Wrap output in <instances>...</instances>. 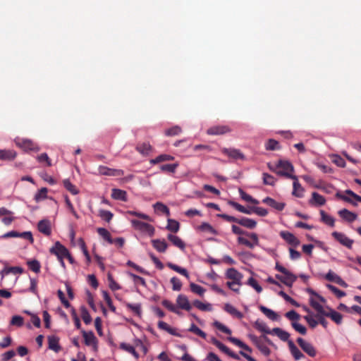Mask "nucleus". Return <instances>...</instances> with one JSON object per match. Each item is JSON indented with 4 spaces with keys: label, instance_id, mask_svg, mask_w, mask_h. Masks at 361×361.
<instances>
[{
    "label": "nucleus",
    "instance_id": "obj_58",
    "mask_svg": "<svg viewBox=\"0 0 361 361\" xmlns=\"http://www.w3.org/2000/svg\"><path fill=\"white\" fill-rule=\"evenodd\" d=\"M102 295L104 298V300L106 302L108 307H109L110 310L113 312H116V307L113 305L112 300L111 297L109 296V293L106 290L102 291Z\"/></svg>",
    "mask_w": 361,
    "mask_h": 361
},
{
    "label": "nucleus",
    "instance_id": "obj_39",
    "mask_svg": "<svg viewBox=\"0 0 361 361\" xmlns=\"http://www.w3.org/2000/svg\"><path fill=\"white\" fill-rule=\"evenodd\" d=\"M166 229L173 233H177L180 228V224L174 219H169Z\"/></svg>",
    "mask_w": 361,
    "mask_h": 361
},
{
    "label": "nucleus",
    "instance_id": "obj_60",
    "mask_svg": "<svg viewBox=\"0 0 361 361\" xmlns=\"http://www.w3.org/2000/svg\"><path fill=\"white\" fill-rule=\"evenodd\" d=\"M47 189L46 188H42L35 195V200L36 202H39L44 200L47 197Z\"/></svg>",
    "mask_w": 361,
    "mask_h": 361
},
{
    "label": "nucleus",
    "instance_id": "obj_62",
    "mask_svg": "<svg viewBox=\"0 0 361 361\" xmlns=\"http://www.w3.org/2000/svg\"><path fill=\"white\" fill-rule=\"evenodd\" d=\"M265 147L267 150H276L280 148L279 143L274 139H269Z\"/></svg>",
    "mask_w": 361,
    "mask_h": 361
},
{
    "label": "nucleus",
    "instance_id": "obj_18",
    "mask_svg": "<svg viewBox=\"0 0 361 361\" xmlns=\"http://www.w3.org/2000/svg\"><path fill=\"white\" fill-rule=\"evenodd\" d=\"M226 278L230 281L241 282L243 274L235 268H229L226 271Z\"/></svg>",
    "mask_w": 361,
    "mask_h": 361
},
{
    "label": "nucleus",
    "instance_id": "obj_33",
    "mask_svg": "<svg viewBox=\"0 0 361 361\" xmlns=\"http://www.w3.org/2000/svg\"><path fill=\"white\" fill-rule=\"evenodd\" d=\"M23 272V269L20 267H5L1 271V278H3L5 275L8 274H20Z\"/></svg>",
    "mask_w": 361,
    "mask_h": 361
},
{
    "label": "nucleus",
    "instance_id": "obj_44",
    "mask_svg": "<svg viewBox=\"0 0 361 361\" xmlns=\"http://www.w3.org/2000/svg\"><path fill=\"white\" fill-rule=\"evenodd\" d=\"M211 343L214 345L216 347H217L221 351L224 352L226 355L228 354L230 352V349L225 345L224 343H222L221 341L217 340L216 338H212Z\"/></svg>",
    "mask_w": 361,
    "mask_h": 361
},
{
    "label": "nucleus",
    "instance_id": "obj_64",
    "mask_svg": "<svg viewBox=\"0 0 361 361\" xmlns=\"http://www.w3.org/2000/svg\"><path fill=\"white\" fill-rule=\"evenodd\" d=\"M81 317L83 320V322L86 324H89L92 322V317L87 311V310L85 307H81Z\"/></svg>",
    "mask_w": 361,
    "mask_h": 361
},
{
    "label": "nucleus",
    "instance_id": "obj_32",
    "mask_svg": "<svg viewBox=\"0 0 361 361\" xmlns=\"http://www.w3.org/2000/svg\"><path fill=\"white\" fill-rule=\"evenodd\" d=\"M320 215H321V221L323 223H324L325 224H326L331 227L335 226V219L334 217L329 215L323 210L320 211Z\"/></svg>",
    "mask_w": 361,
    "mask_h": 361
},
{
    "label": "nucleus",
    "instance_id": "obj_11",
    "mask_svg": "<svg viewBox=\"0 0 361 361\" xmlns=\"http://www.w3.org/2000/svg\"><path fill=\"white\" fill-rule=\"evenodd\" d=\"M98 173L108 176H121L124 174V171L121 169H111L104 166H99Z\"/></svg>",
    "mask_w": 361,
    "mask_h": 361
},
{
    "label": "nucleus",
    "instance_id": "obj_56",
    "mask_svg": "<svg viewBox=\"0 0 361 361\" xmlns=\"http://www.w3.org/2000/svg\"><path fill=\"white\" fill-rule=\"evenodd\" d=\"M190 288L192 293H196L200 296H202L206 291L204 288L194 283H191L190 284Z\"/></svg>",
    "mask_w": 361,
    "mask_h": 361
},
{
    "label": "nucleus",
    "instance_id": "obj_20",
    "mask_svg": "<svg viewBox=\"0 0 361 361\" xmlns=\"http://www.w3.org/2000/svg\"><path fill=\"white\" fill-rule=\"evenodd\" d=\"M289 350L295 360H300L305 357L304 354L298 348L292 341H288Z\"/></svg>",
    "mask_w": 361,
    "mask_h": 361
},
{
    "label": "nucleus",
    "instance_id": "obj_6",
    "mask_svg": "<svg viewBox=\"0 0 361 361\" xmlns=\"http://www.w3.org/2000/svg\"><path fill=\"white\" fill-rule=\"evenodd\" d=\"M131 224L135 229L146 233L149 236H152L154 234V228L147 223L133 219L131 220Z\"/></svg>",
    "mask_w": 361,
    "mask_h": 361
},
{
    "label": "nucleus",
    "instance_id": "obj_53",
    "mask_svg": "<svg viewBox=\"0 0 361 361\" xmlns=\"http://www.w3.org/2000/svg\"><path fill=\"white\" fill-rule=\"evenodd\" d=\"M198 228L204 232H208L214 235H217V231L216 229H214L209 224L204 222L202 223Z\"/></svg>",
    "mask_w": 361,
    "mask_h": 361
},
{
    "label": "nucleus",
    "instance_id": "obj_21",
    "mask_svg": "<svg viewBox=\"0 0 361 361\" xmlns=\"http://www.w3.org/2000/svg\"><path fill=\"white\" fill-rule=\"evenodd\" d=\"M49 348L56 353H59L61 347L59 345V338L55 336H50L48 337Z\"/></svg>",
    "mask_w": 361,
    "mask_h": 361
},
{
    "label": "nucleus",
    "instance_id": "obj_59",
    "mask_svg": "<svg viewBox=\"0 0 361 361\" xmlns=\"http://www.w3.org/2000/svg\"><path fill=\"white\" fill-rule=\"evenodd\" d=\"M181 132V128L178 126H175L166 130L165 135L166 136H175L179 135Z\"/></svg>",
    "mask_w": 361,
    "mask_h": 361
},
{
    "label": "nucleus",
    "instance_id": "obj_19",
    "mask_svg": "<svg viewBox=\"0 0 361 361\" xmlns=\"http://www.w3.org/2000/svg\"><path fill=\"white\" fill-rule=\"evenodd\" d=\"M338 214L341 218H342L344 221L352 223L355 221L357 218V215L355 213H353L347 209H343L338 212Z\"/></svg>",
    "mask_w": 361,
    "mask_h": 361
},
{
    "label": "nucleus",
    "instance_id": "obj_31",
    "mask_svg": "<svg viewBox=\"0 0 361 361\" xmlns=\"http://www.w3.org/2000/svg\"><path fill=\"white\" fill-rule=\"evenodd\" d=\"M293 180H294L293 183V190L292 192L293 195L298 197H302L303 196V192H304L303 188L301 186V185L298 182L297 177H296V179H293Z\"/></svg>",
    "mask_w": 361,
    "mask_h": 361
},
{
    "label": "nucleus",
    "instance_id": "obj_23",
    "mask_svg": "<svg viewBox=\"0 0 361 361\" xmlns=\"http://www.w3.org/2000/svg\"><path fill=\"white\" fill-rule=\"evenodd\" d=\"M271 334L277 336L283 341H287L288 343V341H290V334L281 329V328H274L271 329Z\"/></svg>",
    "mask_w": 361,
    "mask_h": 361
},
{
    "label": "nucleus",
    "instance_id": "obj_12",
    "mask_svg": "<svg viewBox=\"0 0 361 361\" xmlns=\"http://www.w3.org/2000/svg\"><path fill=\"white\" fill-rule=\"evenodd\" d=\"M280 236L289 245L293 247H297L300 245V240L291 233L282 231L279 233Z\"/></svg>",
    "mask_w": 361,
    "mask_h": 361
},
{
    "label": "nucleus",
    "instance_id": "obj_30",
    "mask_svg": "<svg viewBox=\"0 0 361 361\" xmlns=\"http://www.w3.org/2000/svg\"><path fill=\"white\" fill-rule=\"evenodd\" d=\"M224 309L226 312L238 319H242L243 317V313L238 311L235 307H234L231 304L226 303L224 305Z\"/></svg>",
    "mask_w": 361,
    "mask_h": 361
},
{
    "label": "nucleus",
    "instance_id": "obj_10",
    "mask_svg": "<svg viewBox=\"0 0 361 361\" xmlns=\"http://www.w3.org/2000/svg\"><path fill=\"white\" fill-rule=\"evenodd\" d=\"M231 132V128L227 125H218L207 129V133L212 135H221Z\"/></svg>",
    "mask_w": 361,
    "mask_h": 361
},
{
    "label": "nucleus",
    "instance_id": "obj_54",
    "mask_svg": "<svg viewBox=\"0 0 361 361\" xmlns=\"http://www.w3.org/2000/svg\"><path fill=\"white\" fill-rule=\"evenodd\" d=\"M326 287L329 290H330L338 298H341L344 296H345L346 293L338 289L337 287L331 285V284H327Z\"/></svg>",
    "mask_w": 361,
    "mask_h": 361
},
{
    "label": "nucleus",
    "instance_id": "obj_49",
    "mask_svg": "<svg viewBox=\"0 0 361 361\" xmlns=\"http://www.w3.org/2000/svg\"><path fill=\"white\" fill-rule=\"evenodd\" d=\"M239 193H240V197L243 200H245L247 202L252 203L255 204H258L259 203L258 200H257L256 199H254L251 195L247 194L242 189L239 190Z\"/></svg>",
    "mask_w": 361,
    "mask_h": 361
},
{
    "label": "nucleus",
    "instance_id": "obj_8",
    "mask_svg": "<svg viewBox=\"0 0 361 361\" xmlns=\"http://www.w3.org/2000/svg\"><path fill=\"white\" fill-rule=\"evenodd\" d=\"M297 343L302 350L306 353L309 356L314 357L317 355V350L309 342L305 341L302 338H297Z\"/></svg>",
    "mask_w": 361,
    "mask_h": 361
},
{
    "label": "nucleus",
    "instance_id": "obj_4",
    "mask_svg": "<svg viewBox=\"0 0 361 361\" xmlns=\"http://www.w3.org/2000/svg\"><path fill=\"white\" fill-rule=\"evenodd\" d=\"M275 269L283 274V283L287 286L291 287L293 283L296 281L297 277L293 274L290 272L287 269L280 265L279 263L276 264Z\"/></svg>",
    "mask_w": 361,
    "mask_h": 361
},
{
    "label": "nucleus",
    "instance_id": "obj_24",
    "mask_svg": "<svg viewBox=\"0 0 361 361\" xmlns=\"http://www.w3.org/2000/svg\"><path fill=\"white\" fill-rule=\"evenodd\" d=\"M16 155V152L13 149H0V160L11 161Z\"/></svg>",
    "mask_w": 361,
    "mask_h": 361
},
{
    "label": "nucleus",
    "instance_id": "obj_15",
    "mask_svg": "<svg viewBox=\"0 0 361 361\" xmlns=\"http://www.w3.org/2000/svg\"><path fill=\"white\" fill-rule=\"evenodd\" d=\"M222 152H223V154L227 155L228 157H230L233 159H235V160H238V159L244 160L245 159L244 154L239 149H237L224 148L222 149Z\"/></svg>",
    "mask_w": 361,
    "mask_h": 361
},
{
    "label": "nucleus",
    "instance_id": "obj_34",
    "mask_svg": "<svg viewBox=\"0 0 361 361\" xmlns=\"http://www.w3.org/2000/svg\"><path fill=\"white\" fill-rule=\"evenodd\" d=\"M173 159H174V157L169 155V154H160V155L157 156L154 159H151L150 164H157L161 162L172 161Z\"/></svg>",
    "mask_w": 361,
    "mask_h": 361
},
{
    "label": "nucleus",
    "instance_id": "obj_61",
    "mask_svg": "<svg viewBox=\"0 0 361 361\" xmlns=\"http://www.w3.org/2000/svg\"><path fill=\"white\" fill-rule=\"evenodd\" d=\"M262 176H263V183L264 185H272V186L274 185L276 179L273 176H271L267 173H264L262 174Z\"/></svg>",
    "mask_w": 361,
    "mask_h": 361
},
{
    "label": "nucleus",
    "instance_id": "obj_3",
    "mask_svg": "<svg viewBox=\"0 0 361 361\" xmlns=\"http://www.w3.org/2000/svg\"><path fill=\"white\" fill-rule=\"evenodd\" d=\"M276 174L279 176H285L291 179H296V176L291 174L294 171V168L290 162L280 160L276 164Z\"/></svg>",
    "mask_w": 361,
    "mask_h": 361
},
{
    "label": "nucleus",
    "instance_id": "obj_63",
    "mask_svg": "<svg viewBox=\"0 0 361 361\" xmlns=\"http://www.w3.org/2000/svg\"><path fill=\"white\" fill-rule=\"evenodd\" d=\"M247 284L252 287L257 293H261L262 291V286L258 283V282L252 277L248 279Z\"/></svg>",
    "mask_w": 361,
    "mask_h": 361
},
{
    "label": "nucleus",
    "instance_id": "obj_38",
    "mask_svg": "<svg viewBox=\"0 0 361 361\" xmlns=\"http://www.w3.org/2000/svg\"><path fill=\"white\" fill-rule=\"evenodd\" d=\"M166 265L169 268L176 271L177 273L185 276L188 279L189 278V274H188L187 269H185V268L180 267H179L176 264H174L171 262L167 263Z\"/></svg>",
    "mask_w": 361,
    "mask_h": 361
},
{
    "label": "nucleus",
    "instance_id": "obj_51",
    "mask_svg": "<svg viewBox=\"0 0 361 361\" xmlns=\"http://www.w3.org/2000/svg\"><path fill=\"white\" fill-rule=\"evenodd\" d=\"M27 266L30 270L35 273H39L40 271L41 265L39 261L32 259L27 262Z\"/></svg>",
    "mask_w": 361,
    "mask_h": 361
},
{
    "label": "nucleus",
    "instance_id": "obj_27",
    "mask_svg": "<svg viewBox=\"0 0 361 361\" xmlns=\"http://www.w3.org/2000/svg\"><path fill=\"white\" fill-rule=\"evenodd\" d=\"M238 224L249 229H253L257 226L256 221L247 217H243L241 219H239Z\"/></svg>",
    "mask_w": 361,
    "mask_h": 361
},
{
    "label": "nucleus",
    "instance_id": "obj_45",
    "mask_svg": "<svg viewBox=\"0 0 361 361\" xmlns=\"http://www.w3.org/2000/svg\"><path fill=\"white\" fill-rule=\"evenodd\" d=\"M228 340L233 343L234 345L238 346L239 348H241L244 349L245 350H247L248 352H252V349L245 343H244L243 341L239 340L238 338H236L235 337H229Z\"/></svg>",
    "mask_w": 361,
    "mask_h": 361
},
{
    "label": "nucleus",
    "instance_id": "obj_17",
    "mask_svg": "<svg viewBox=\"0 0 361 361\" xmlns=\"http://www.w3.org/2000/svg\"><path fill=\"white\" fill-rule=\"evenodd\" d=\"M325 279L327 281L334 282L343 288L348 287V284L345 283V281H344L339 276H338L331 270H329L325 275Z\"/></svg>",
    "mask_w": 361,
    "mask_h": 361
},
{
    "label": "nucleus",
    "instance_id": "obj_7",
    "mask_svg": "<svg viewBox=\"0 0 361 361\" xmlns=\"http://www.w3.org/2000/svg\"><path fill=\"white\" fill-rule=\"evenodd\" d=\"M331 235L337 240L340 244L346 247L348 249H351L354 243V240L349 238L345 233L334 231Z\"/></svg>",
    "mask_w": 361,
    "mask_h": 361
},
{
    "label": "nucleus",
    "instance_id": "obj_41",
    "mask_svg": "<svg viewBox=\"0 0 361 361\" xmlns=\"http://www.w3.org/2000/svg\"><path fill=\"white\" fill-rule=\"evenodd\" d=\"M211 343L214 345L216 347H217L221 351L224 352L226 355L228 354L230 352V349L225 345L224 343H222L221 341L217 340L216 338H212Z\"/></svg>",
    "mask_w": 361,
    "mask_h": 361
},
{
    "label": "nucleus",
    "instance_id": "obj_14",
    "mask_svg": "<svg viewBox=\"0 0 361 361\" xmlns=\"http://www.w3.org/2000/svg\"><path fill=\"white\" fill-rule=\"evenodd\" d=\"M37 229L44 235L49 236L51 234L50 221L47 219L40 220L37 224Z\"/></svg>",
    "mask_w": 361,
    "mask_h": 361
},
{
    "label": "nucleus",
    "instance_id": "obj_9",
    "mask_svg": "<svg viewBox=\"0 0 361 361\" xmlns=\"http://www.w3.org/2000/svg\"><path fill=\"white\" fill-rule=\"evenodd\" d=\"M49 252L55 255L58 259L65 258L69 252L68 250L59 241L56 242L54 245L50 248Z\"/></svg>",
    "mask_w": 361,
    "mask_h": 361
},
{
    "label": "nucleus",
    "instance_id": "obj_25",
    "mask_svg": "<svg viewBox=\"0 0 361 361\" xmlns=\"http://www.w3.org/2000/svg\"><path fill=\"white\" fill-rule=\"evenodd\" d=\"M167 238L174 246L178 247L181 250L185 249V244L178 236L173 234H169L167 235Z\"/></svg>",
    "mask_w": 361,
    "mask_h": 361
},
{
    "label": "nucleus",
    "instance_id": "obj_13",
    "mask_svg": "<svg viewBox=\"0 0 361 361\" xmlns=\"http://www.w3.org/2000/svg\"><path fill=\"white\" fill-rule=\"evenodd\" d=\"M82 336L84 338L85 344L86 345H92L96 350L97 349V339L92 331L87 332L85 330L82 331Z\"/></svg>",
    "mask_w": 361,
    "mask_h": 361
},
{
    "label": "nucleus",
    "instance_id": "obj_42",
    "mask_svg": "<svg viewBox=\"0 0 361 361\" xmlns=\"http://www.w3.org/2000/svg\"><path fill=\"white\" fill-rule=\"evenodd\" d=\"M211 343L214 345L216 347H217L221 351L224 352L226 355L228 354L230 352V349L225 345L224 343H222L221 341L217 340L216 338H212Z\"/></svg>",
    "mask_w": 361,
    "mask_h": 361
},
{
    "label": "nucleus",
    "instance_id": "obj_22",
    "mask_svg": "<svg viewBox=\"0 0 361 361\" xmlns=\"http://www.w3.org/2000/svg\"><path fill=\"white\" fill-rule=\"evenodd\" d=\"M152 244L153 247L159 252H165L168 247V244L164 240L154 239L152 240Z\"/></svg>",
    "mask_w": 361,
    "mask_h": 361
},
{
    "label": "nucleus",
    "instance_id": "obj_28",
    "mask_svg": "<svg viewBox=\"0 0 361 361\" xmlns=\"http://www.w3.org/2000/svg\"><path fill=\"white\" fill-rule=\"evenodd\" d=\"M260 311L264 314L269 319L272 321H277L279 319V316L274 312L272 310L269 309L263 305L259 306Z\"/></svg>",
    "mask_w": 361,
    "mask_h": 361
},
{
    "label": "nucleus",
    "instance_id": "obj_46",
    "mask_svg": "<svg viewBox=\"0 0 361 361\" xmlns=\"http://www.w3.org/2000/svg\"><path fill=\"white\" fill-rule=\"evenodd\" d=\"M136 149L140 154L145 155L147 154L151 151L152 146L148 142H143L142 144L138 145L136 147Z\"/></svg>",
    "mask_w": 361,
    "mask_h": 361
},
{
    "label": "nucleus",
    "instance_id": "obj_57",
    "mask_svg": "<svg viewBox=\"0 0 361 361\" xmlns=\"http://www.w3.org/2000/svg\"><path fill=\"white\" fill-rule=\"evenodd\" d=\"M193 305L202 311H210L212 310L210 304H204L198 300L193 301Z\"/></svg>",
    "mask_w": 361,
    "mask_h": 361
},
{
    "label": "nucleus",
    "instance_id": "obj_1",
    "mask_svg": "<svg viewBox=\"0 0 361 361\" xmlns=\"http://www.w3.org/2000/svg\"><path fill=\"white\" fill-rule=\"evenodd\" d=\"M232 232L236 235H245V236L250 238L251 240L246 239L244 237L239 236L237 239L238 244L245 245L246 247L252 249L255 246H258L259 244V238L255 233H249L240 228V227L232 225Z\"/></svg>",
    "mask_w": 361,
    "mask_h": 361
},
{
    "label": "nucleus",
    "instance_id": "obj_35",
    "mask_svg": "<svg viewBox=\"0 0 361 361\" xmlns=\"http://www.w3.org/2000/svg\"><path fill=\"white\" fill-rule=\"evenodd\" d=\"M158 327L159 329L166 331L169 334L173 335L179 336V334L176 332V330L172 327H171L167 323L163 321H159L158 322Z\"/></svg>",
    "mask_w": 361,
    "mask_h": 361
},
{
    "label": "nucleus",
    "instance_id": "obj_2",
    "mask_svg": "<svg viewBox=\"0 0 361 361\" xmlns=\"http://www.w3.org/2000/svg\"><path fill=\"white\" fill-rule=\"evenodd\" d=\"M310 305L317 312V313L331 318V319L337 324H341L342 323L343 316L341 313L330 307H327L329 311H326L323 306L315 301L313 298H310Z\"/></svg>",
    "mask_w": 361,
    "mask_h": 361
},
{
    "label": "nucleus",
    "instance_id": "obj_55",
    "mask_svg": "<svg viewBox=\"0 0 361 361\" xmlns=\"http://www.w3.org/2000/svg\"><path fill=\"white\" fill-rule=\"evenodd\" d=\"M107 280L109 281V286L113 291L118 290L121 288L120 285L114 281L111 274L109 273L107 274Z\"/></svg>",
    "mask_w": 361,
    "mask_h": 361
},
{
    "label": "nucleus",
    "instance_id": "obj_40",
    "mask_svg": "<svg viewBox=\"0 0 361 361\" xmlns=\"http://www.w3.org/2000/svg\"><path fill=\"white\" fill-rule=\"evenodd\" d=\"M154 208L156 212H161L166 214L167 216H170L169 209L161 202H157L154 204Z\"/></svg>",
    "mask_w": 361,
    "mask_h": 361
},
{
    "label": "nucleus",
    "instance_id": "obj_5",
    "mask_svg": "<svg viewBox=\"0 0 361 361\" xmlns=\"http://www.w3.org/2000/svg\"><path fill=\"white\" fill-rule=\"evenodd\" d=\"M15 142L25 152H38L40 149L38 145L30 139H17Z\"/></svg>",
    "mask_w": 361,
    "mask_h": 361
},
{
    "label": "nucleus",
    "instance_id": "obj_26",
    "mask_svg": "<svg viewBox=\"0 0 361 361\" xmlns=\"http://www.w3.org/2000/svg\"><path fill=\"white\" fill-rule=\"evenodd\" d=\"M111 197L117 200L126 201L127 193L125 190L114 188L111 190Z\"/></svg>",
    "mask_w": 361,
    "mask_h": 361
},
{
    "label": "nucleus",
    "instance_id": "obj_48",
    "mask_svg": "<svg viewBox=\"0 0 361 361\" xmlns=\"http://www.w3.org/2000/svg\"><path fill=\"white\" fill-rule=\"evenodd\" d=\"M126 307L132 311L135 314L140 317L142 314L141 310V305L140 304H131V303H126Z\"/></svg>",
    "mask_w": 361,
    "mask_h": 361
},
{
    "label": "nucleus",
    "instance_id": "obj_16",
    "mask_svg": "<svg viewBox=\"0 0 361 361\" xmlns=\"http://www.w3.org/2000/svg\"><path fill=\"white\" fill-rule=\"evenodd\" d=\"M176 304L178 309L180 308L186 311H190L192 309V306L188 300V297L183 294L178 295L176 298Z\"/></svg>",
    "mask_w": 361,
    "mask_h": 361
},
{
    "label": "nucleus",
    "instance_id": "obj_29",
    "mask_svg": "<svg viewBox=\"0 0 361 361\" xmlns=\"http://www.w3.org/2000/svg\"><path fill=\"white\" fill-rule=\"evenodd\" d=\"M326 200L324 197L319 193L314 192L312 194V199L310 200V204L318 206H322L325 204Z\"/></svg>",
    "mask_w": 361,
    "mask_h": 361
},
{
    "label": "nucleus",
    "instance_id": "obj_36",
    "mask_svg": "<svg viewBox=\"0 0 361 361\" xmlns=\"http://www.w3.org/2000/svg\"><path fill=\"white\" fill-rule=\"evenodd\" d=\"M254 326L256 329L264 334H271V330L262 321L257 320L254 324Z\"/></svg>",
    "mask_w": 361,
    "mask_h": 361
},
{
    "label": "nucleus",
    "instance_id": "obj_47",
    "mask_svg": "<svg viewBox=\"0 0 361 361\" xmlns=\"http://www.w3.org/2000/svg\"><path fill=\"white\" fill-rule=\"evenodd\" d=\"M64 188L69 191L72 195H77L79 191L76 187L71 183L68 179H65L63 181Z\"/></svg>",
    "mask_w": 361,
    "mask_h": 361
},
{
    "label": "nucleus",
    "instance_id": "obj_52",
    "mask_svg": "<svg viewBox=\"0 0 361 361\" xmlns=\"http://www.w3.org/2000/svg\"><path fill=\"white\" fill-rule=\"evenodd\" d=\"M161 304L164 307H165L169 311H171L173 313H176L177 314H180V311L178 310V307H176L171 301H169L168 300H164L161 302Z\"/></svg>",
    "mask_w": 361,
    "mask_h": 361
},
{
    "label": "nucleus",
    "instance_id": "obj_37",
    "mask_svg": "<svg viewBox=\"0 0 361 361\" xmlns=\"http://www.w3.org/2000/svg\"><path fill=\"white\" fill-rule=\"evenodd\" d=\"M98 234L102 237V238L106 240L109 244L114 243V239H112L110 233L104 228H98L97 229Z\"/></svg>",
    "mask_w": 361,
    "mask_h": 361
},
{
    "label": "nucleus",
    "instance_id": "obj_50",
    "mask_svg": "<svg viewBox=\"0 0 361 361\" xmlns=\"http://www.w3.org/2000/svg\"><path fill=\"white\" fill-rule=\"evenodd\" d=\"M178 166V163H175V164H163V165L160 166V169L164 172L173 173L176 171Z\"/></svg>",
    "mask_w": 361,
    "mask_h": 361
},
{
    "label": "nucleus",
    "instance_id": "obj_43",
    "mask_svg": "<svg viewBox=\"0 0 361 361\" xmlns=\"http://www.w3.org/2000/svg\"><path fill=\"white\" fill-rule=\"evenodd\" d=\"M211 343L214 345L216 347H217L221 351L224 352L226 355L228 354L230 352V349L225 345L224 343H222L221 341L217 340L216 338H212Z\"/></svg>",
    "mask_w": 361,
    "mask_h": 361
}]
</instances>
